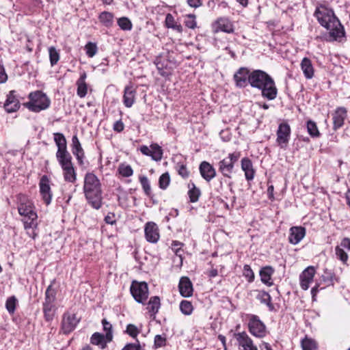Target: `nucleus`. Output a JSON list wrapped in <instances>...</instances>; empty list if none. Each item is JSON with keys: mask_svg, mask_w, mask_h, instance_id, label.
<instances>
[{"mask_svg": "<svg viewBox=\"0 0 350 350\" xmlns=\"http://www.w3.org/2000/svg\"><path fill=\"white\" fill-rule=\"evenodd\" d=\"M316 270L314 267L309 266L306 268L299 275L301 288L306 291L310 287V284L313 281Z\"/></svg>", "mask_w": 350, "mask_h": 350, "instance_id": "obj_11", "label": "nucleus"}, {"mask_svg": "<svg viewBox=\"0 0 350 350\" xmlns=\"http://www.w3.org/2000/svg\"><path fill=\"white\" fill-rule=\"evenodd\" d=\"M8 80V75L5 71L4 67L0 68V83H4Z\"/></svg>", "mask_w": 350, "mask_h": 350, "instance_id": "obj_64", "label": "nucleus"}, {"mask_svg": "<svg viewBox=\"0 0 350 350\" xmlns=\"http://www.w3.org/2000/svg\"><path fill=\"white\" fill-rule=\"evenodd\" d=\"M242 347L243 350H258L257 346L245 332H242Z\"/></svg>", "mask_w": 350, "mask_h": 350, "instance_id": "obj_38", "label": "nucleus"}, {"mask_svg": "<svg viewBox=\"0 0 350 350\" xmlns=\"http://www.w3.org/2000/svg\"><path fill=\"white\" fill-rule=\"evenodd\" d=\"M306 235V229L301 226H293L290 228L288 241L291 244L299 243Z\"/></svg>", "mask_w": 350, "mask_h": 350, "instance_id": "obj_16", "label": "nucleus"}, {"mask_svg": "<svg viewBox=\"0 0 350 350\" xmlns=\"http://www.w3.org/2000/svg\"><path fill=\"white\" fill-rule=\"evenodd\" d=\"M134 299L139 304H144L148 297V286L145 282L133 281L130 287Z\"/></svg>", "mask_w": 350, "mask_h": 350, "instance_id": "obj_7", "label": "nucleus"}, {"mask_svg": "<svg viewBox=\"0 0 350 350\" xmlns=\"http://www.w3.org/2000/svg\"><path fill=\"white\" fill-rule=\"evenodd\" d=\"M180 310L185 315H190L193 310L192 304L187 300H183L180 304Z\"/></svg>", "mask_w": 350, "mask_h": 350, "instance_id": "obj_46", "label": "nucleus"}, {"mask_svg": "<svg viewBox=\"0 0 350 350\" xmlns=\"http://www.w3.org/2000/svg\"><path fill=\"white\" fill-rule=\"evenodd\" d=\"M273 272L274 270L271 267L267 266L262 268L259 273L262 282L269 286H272L273 284L271 280Z\"/></svg>", "mask_w": 350, "mask_h": 350, "instance_id": "obj_24", "label": "nucleus"}, {"mask_svg": "<svg viewBox=\"0 0 350 350\" xmlns=\"http://www.w3.org/2000/svg\"><path fill=\"white\" fill-rule=\"evenodd\" d=\"M62 169L65 181L72 183L76 181L77 174L73 165Z\"/></svg>", "mask_w": 350, "mask_h": 350, "instance_id": "obj_28", "label": "nucleus"}, {"mask_svg": "<svg viewBox=\"0 0 350 350\" xmlns=\"http://www.w3.org/2000/svg\"><path fill=\"white\" fill-rule=\"evenodd\" d=\"M239 154H230L219 162V170L225 176H230L233 171L234 162L239 159Z\"/></svg>", "mask_w": 350, "mask_h": 350, "instance_id": "obj_8", "label": "nucleus"}, {"mask_svg": "<svg viewBox=\"0 0 350 350\" xmlns=\"http://www.w3.org/2000/svg\"><path fill=\"white\" fill-rule=\"evenodd\" d=\"M85 49L87 55L90 57H94L96 54L98 50L96 44L91 42H88L85 46Z\"/></svg>", "mask_w": 350, "mask_h": 350, "instance_id": "obj_52", "label": "nucleus"}, {"mask_svg": "<svg viewBox=\"0 0 350 350\" xmlns=\"http://www.w3.org/2000/svg\"><path fill=\"white\" fill-rule=\"evenodd\" d=\"M124 332L133 338H136L137 335L139 334L140 330L136 325L130 323L126 325V328Z\"/></svg>", "mask_w": 350, "mask_h": 350, "instance_id": "obj_50", "label": "nucleus"}, {"mask_svg": "<svg viewBox=\"0 0 350 350\" xmlns=\"http://www.w3.org/2000/svg\"><path fill=\"white\" fill-rule=\"evenodd\" d=\"M183 244L182 243L178 242L177 241H173V243L172 244V250L175 251L176 255L180 256V254H179V253L180 251H182L181 247L183 246Z\"/></svg>", "mask_w": 350, "mask_h": 350, "instance_id": "obj_59", "label": "nucleus"}, {"mask_svg": "<svg viewBox=\"0 0 350 350\" xmlns=\"http://www.w3.org/2000/svg\"><path fill=\"white\" fill-rule=\"evenodd\" d=\"M72 152L76 157L79 165L83 164L84 151L81 147V143L77 136L75 135L72 137Z\"/></svg>", "mask_w": 350, "mask_h": 350, "instance_id": "obj_18", "label": "nucleus"}, {"mask_svg": "<svg viewBox=\"0 0 350 350\" xmlns=\"http://www.w3.org/2000/svg\"><path fill=\"white\" fill-rule=\"evenodd\" d=\"M177 168L178 174L181 176L183 178H185L189 176V171L187 170L185 165H178Z\"/></svg>", "mask_w": 350, "mask_h": 350, "instance_id": "obj_58", "label": "nucleus"}, {"mask_svg": "<svg viewBox=\"0 0 350 350\" xmlns=\"http://www.w3.org/2000/svg\"><path fill=\"white\" fill-rule=\"evenodd\" d=\"M151 148L150 157L155 161H160L163 157V150L157 144H152L150 146Z\"/></svg>", "mask_w": 350, "mask_h": 350, "instance_id": "obj_37", "label": "nucleus"}, {"mask_svg": "<svg viewBox=\"0 0 350 350\" xmlns=\"http://www.w3.org/2000/svg\"><path fill=\"white\" fill-rule=\"evenodd\" d=\"M54 141L57 146V152L68 151L66 139L64 135L60 133H54Z\"/></svg>", "mask_w": 350, "mask_h": 350, "instance_id": "obj_30", "label": "nucleus"}, {"mask_svg": "<svg viewBox=\"0 0 350 350\" xmlns=\"http://www.w3.org/2000/svg\"><path fill=\"white\" fill-rule=\"evenodd\" d=\"M306 128L308 134L312 138H318L321 136L317 123L311 120L306 122Z\"/></svg>", "mask_w": 350, "mask_h": 350, "instance_id": "obj_36", "label": "nucleus"}, {"mask_svg": "<svg viewBox=\"0 0 350 350\" xmlns=\"http://www.w3.org/2000/svg\"><path fill=\"white\" fill-rule=\"evenodd\" d=\"M322 280L327 286L334 285V280H336L334 273L328 269H324V273L321 276Z\"/></svg>", "mask_w": 350, "mask_h": 350, "instance_id": "obj_40", "label": "nucleus"}, {"mask_svg": "<svg viewBox=\"0 0 350 350\" xmlns=\"http://www.w3.org/2000/svg\"><path fill=\"white\" fill-rule=\"evenodd\" d=\"M291 135V127L288 123H281L277 131V142L281 146L284 147V144H288Z\"/></svg>", "mask_w": 350, "mask_h": 350, "instance_id": "obj_13", "label": "nucleus"}, {"mask_svg": "<svg viewBox=\"0 0 350 350\" xmlns=\"http://www.w3.org/2000/svg\"><path fill=\"white\" fill-rule=\"evenodd\" d=\"M39 187L42 200L46 205H49L51 202L53 194L50 187V180L47 176L44 175L41 177Z\"/></svg>", "mask_w": 350, "mask_h": 350, "instance_id": "obj_9", "label": "nucleus"}, {"mask_svg": "<svg viewBox=\"0 0 350 350\" xmlns=\"http://www.w3.org/2000/svg\"><path fill=\"white\" fill-rule=\"evenodd\" d=\"M136 91L132 86H126L124 90L123 103L126 107H131L135 103Z\"/></svg>", "mask_w": 350, "mask_h": 350, "instance_id": "obj_20", "label": "nucleus"}, {"mask_svg": "<svg viewBox=\"0 0 350 350\" xmlns=\"http://www.w3.org/2000/svg\"><path fill=\"white\" fill-rule=\"evenodd\" d=\"M303 350H314L317 348V342L314 340L306 337L301 342Z\"/></svg>", "mask_w": 350, "mask_h": 350, "instance_id": "obj_43", "label": "nucleus"}, {"mask_svg": "<svg viewBox=\"0 0 350 350\" xmlns=\"http://www.w3.org/2000/svg\"><path fill=\"white\" fill-rule=\"evenodd\" d=\"M165 24L166 27L172 29L178 33H181L183 31V27L181 25L176 22L174 17L170 13L165 16Z\"/></svg>", "mask_w": 350, "mask_h": 350, "instance_id": "obj_29", "label": "nucleus"}, {"mask_svg": "<svg viewBox=\"0 0 350 350\" xmlns=\"http://www.w3.org/2000/svg\"><path fill=\"white\" fill-rule=\"evenodd\" d=\"M187 4L194 8L200 7L202 5V0H187Z\"/></svg>", "mask_w": 350, "mask_h": 350, "instance_id": "obj_62", "label": "nucleus"}, {"mask_svg": "<svg viewBox=\"0 0 350 350\" xmlns=\"http://www.w3.org/2000/svg\"><path fill=\"white\" fill-rule=\"evenodd\" d=\"M56 157L62 168L73 165L72 157L68 151L56 152Z\"/></svg>", "mask_w": 350, "mask_h": 350, "instance_id": "obj_25", "label": "nucleus"}, {"mask_svg": "<svg viewBox=\"0 0 350 350\" xmlns=\"http://www.w3.org/2000/svg\"><path fill=\"white\" fill-rule=\"evenodd\" d=\"M33 222L34 223L32 225H31V227L28 226L29 225H26L27 224L23 223L24 228L27 231V234L29 237L32 238L33 239H34L37 236V234L35 232V229L37 228L38 226L37 220H33Z\"/></svg>", "mask_w": 350, "mask_h": 350, "instance_id": "obj_53", "label": "nucleus"}, {"mask_svg": "<svg viewBox=\"0 0 350 350\" xmlns=\"http://www.w3.org/2000/svg\"><path fill=\"white\" fill-rule=\"evenodd\" d=\"M245 321L250 333L254 336L262 338L266 336L267 330L264 323L255 314H245Z\"/></svg>", "mask_w": 350, "mask_h": 350, "instance_id": "obj_6", "label": "nucleus"}, {"mask_svg": "<svg viewBox=\"0 0 350 350\" xmlns=\"http://www.w3.org/2000/svg\"><path fill=\"white\" fill-rule=\"evenodd\" d=\"M100 22L106 27H111L113 25L114 15L109 12H103L99 15Z\"/></svg>", "mask_w": 350, "mask_h": 350, "instance_id": "obj_32", "label": "nucleus"}, {"mask_svg": "<svg viewBox=\"0 0 350 350\" xmlns=\"http://www.w3.org/2000/svg\"><path fill=\"white\" fill-rule=\"evenodd\" d=\"M139 182L146 195L150 196L151 194V187L148 178L145 176H139Z\"/></svg>", "mask_w": 350, "mask_h": 350, "instance_id": "obj_49", "label": "nucleus"}, {"mask_svg": "<svg viewBox=\"0 0 350 350\" xmlns=\"http://www.w3.org/2000/svg\"><path fill=\"white\" fill-rule=\"evenodd\" d=\"M347 116L345 107H339L332 113L333 129L336 131L344 125L345 120Z\"/></svg>", "mask_w": 350, "mask_h": 350, "instance_id": "obj_14", "label": "nucleus"}, {"mask_svg": "<svg viewBox=\"0 0 350 350\" xmlns=\"http://www.w3.org/2000/svg\"><path fill=\"white\" fill-rule=\"evenodd\" d=\"M28 98L29 101L26 103L25 106L32 112L38 113L50 107V98L42 91L32 92L29 94Z\"/></svg>", "mask_w": 350, "mask_h": 350, "instance_id": "obj_4", "label": "nucleus"}, {"mask_svg": "<svg viewBox=\"0 0 350 350\" xmlns=\"http://www.w3.org/2000/svg\"><path fill=\"white\" fill-rule=\"evenodd\" d=\"M257 293L256 297L260 300V301L266 304L270 310H273V306L271 304V297L270 295L266 291H255Z\"/></svg>", "mask_w": 350, "mask_h": 350, "instance_id": "obj_34", "label": "nucleus"}, {"mask_svg": "<svg viewBox=\"0 0 350 350\" xmlns=\"http://www.w3.org/2000/svg\"><path fill=\"white\" fill-rule=\"evenodd\" d=\"M335 254L338 260L342 261L344 264L347 263L349 257L345 249L342 247L341 245H339L335 247Z\"/></svg>", "mask_w": 350, "mask_h": 350, "instance_id": "obj_44", "label": "nucleus"}, {"mask_svg": "<svg viewBox=\"0 0 350 350\" xmlns=\"http://www.w3.org/2000/svg\"><path fill=\"white\" fill-rule=\"evenodd\" d=\"M124 125L121 120L116 121L113 126V129L116 132H121L124 130Z\"/></svg>", "mask_w": 350, "mask_h": 350, "instance_id": "obj_60", "label": "nucleus"}, {"mask_svg": "<svg viewBox=\"0 0 350 350\" xmlns=\"http://www.w3.org/2000/svg\"><path fill=\"white\" fill-rule=\"evenodd\" d=\"M79 322L75 314H70L68 313L64 314L62 322V329L64 334H69L76 327Z\"/></svg>", "mask_w": 350, "mask_h": 350, "instance_id": "obj_15", "label": "nucleus"}, {"mask_svg": "<svg viewBox=\"0 0 350 350\" xmlns=\"http://www.w3.org/2000/svg\"><path fill=\"white\" fill-rule=\"evenodd\" d=\"M18 211L20 215L23 218L22 219L23 223L29 225L31 227L34 222L33 220H37L38 215L33 210V203L29 200L26 199L25 196L19 199V204L18 206Z\"/></svg>", "mask_w": 350, "mask_h": 350, "instance_id": "obj_5", "label": "nucleus"}, {"mask_svg": "<svg viewBox=\"0 0 350 350\" xmlns=\"http://www.w3.org/2000/svg\"><path fill=\"white\" fill-rule=\"evenodd\" d=\"M43 312L46 321H51L55 312V304H43Z\"/></svg>", "mask_w": 350, "mask_h": 350, "instance_id": "obj_35", "label": "nucleus"}, {"mask_svg": "<svg viewBox=\"0 0 350 350\" xmlns=\"http://www.w3.org/2000/svg\"><path fill=\"white\" fill-rule=\"evenodd\" d=\"M145 237L148 242L156 243L158 242L160 234L157 225L152 221L146 224L144 228Z\"/></svg>", "mask_w": 350, "mask_h": 350, "instance_id": "obj_10", "label": "nucleus"}, {"mask_svg": "<svg viewBox=\"0 0 350 350\" xmlns=\"http://www.w3.org/2000/svg\"><path fill=\"white\" fill-rule=\"evenodd\" d=\"M200 172L201 176L208 182L215 176V169L209 163L206 161H203L201 163L200 165Z\"/></svg>", "mask_w": 350, "mask_h": 350, "instance_id": "obj_19", "label": "nucleus"}, {"mask_svg": "<svg viewBox=\"0 0 350 350\" xmlns=\"http://www.w3.org/2000/svg\"><path fill=\"white\" fill-rule=\"evenodd\" d=\"M301 69L303 71L304 77L310 79L314 77V67L312 66L311 60L308 57H304L300 64Z\"/></svg>", "mask_w": 350, "mask_h": 350, "instance_id": "obj_22", "label": "nucleus"}, {"mask_svg": "<svg viewBox=\"0 0 350 350\" xmlns=\"http://www.w3.org/2000/svg\"><path fill=\"white\" fill-rule=\"evenodd\" d=\"M166 339L161 335H157L154 337V346L156 348L162 347L165 345Z\"/></svg>", "mask_w": 350, "mask_h": 350, "instance_id": "obj_57", "label": "nucleus"}, {"mask_svg": "<svg viewBox=\"0 0 350 350\" xmlns=\"http://www.w3.org/2000/svg\"><path fill=\"white\" fill-rule=\"evenodd\" d=\"M118 25L120 28L124 31L131 30L133 25L131 21L127 17H121L118 19Z\"/></svg>", "mask_w": 350, "mask_h": 350, "instance_id": "obj_45", "label": "nucleus"}, {"mask_svg": "<svg viewBox=\"0 0 350 350\" xmlns=\"http://www.w3.org/2000/svg\"><path fill=\"white\" fill-rule=\"evenodd\" d=\"M105 221L111 225L116 224L115 215L111 213H108L105 217Z\"/></svg>", "mask_w": 350, "mask_h": 350, "instance_id": "obj_61", "label": "nucleus"}, {"mask_svg": "<svg viewBox=\"0 0 350 350\" xmlns=\"http://www.w3.org/2000/svg\"><path fill=\"white\" fill-rule=\"evenodd\" d=\"M122 350H144L137 340L135 343H127Z\"/></svg>", "mask_w": 350, "mask_h": 350, "instance_id": "obj_56", "label": "nucleus"}, {"mask_svg": "<svg viewBox=\"0 0 350 350\" xmlns=\"http://www.w3.org/2000/svg\"><path fill=\"white\" fill-rule=\"evenodd\" d=\"M102 325L103 327V331L105 332V338L108 341H112L113 340V332H112V325L107 321V319H103L102 320Z\"/></svg>", "mask_w": 350, "mask_h": 350, "instance_id": "obj_41", "label": "nucleus"}, {"mask_svg": "<svg viewBox=\"0 0 350 350\" xmlns=\"http://www.w3.org/2000/svg\"><path fill=\"white\" fill-rule=\"evenodd\" d=\"M243 275L245 277V278H247L249 282H253L254 279V273L249 265H245L244 266Z\"/></svg>", "mask_w": 350, "mask_h": 350, "instance_id": "obj_55", "label": "nucleus"}, {"mask_svg": "<svg viewBox=\"0 0 350 350\" xmlns=\"http://www.w3.org/2000/svg\"><path fill=\"white\" fill-rule=\"evenodd\" d=\"M185 26L189 29H195L197 26L196 15L191 14L187 15L186 19L185 21Z\"/></svg>", "mask_w": 350, "mask_h": 350, "instance_id": "obj_54", "label": "nucleus"}, {"mask_svg": "<svg viewBox=\"0 0 350 350\" xmlns=\"http://www.w3.org/2000/svg\"><path fill=\"white\" fill-rule=\"evenodd\" d=\"M340 245H341V247L344 249L350 250V239L347 237L343 238L341 240Z\"/></svg>", "mask_w": 350, "mask_h": 350, "instance_id": "obj_63", "label": "nucleus"}, {"mask_svg": "<svg viewBox=\"0 0 350 350\" xmlns=\"http://www.w3.org/2000/svg\"><path fill=\"white\" fill-rule=\"evenodd\" d=\"M249 83L252 88L261 90L262 96L268 100L276 98L278 90L273 79L261 70L250 71L242 67V84Z\"/></svg>", "mask_w": 350, "mask_h": 350, "instance_id": "obj_1", "label": "nucleus"}, {"mask_svg": "<svg viewBox=\"0 0 350 350\" xmlns=\"http://www.w3.org/2000/svg\"><path fill=\"white\" fill-rule=\"evenodd\" d=\"M83 191L85 196L91 206L95 209H99L102 206L101 183L98 177L92 172L85 175Z\"/></svg>", "mask_w": 350, "mask_h": 350, "instance_id": "obj_3", "label": "nucleus"}, {"mask_svg": "<svg viewBox=\"0 0 350 350\" xmlns=\"http://www.w3.org/2000/svg\"><path fill=\"white\" fill-rule=\"evenodd\" d=\"M87 77V75L85 72L81 74L79 79L77 81V95L80 98H84L88 92V86L85 83V79Z\"/></svg>", "mask_w": 350, "mask_h": 350, "instance_id": "obj_23", "label": "nucleus"}, {"mask_svg": "<svg viewBox=\"0 0 350 350\" xmlns=\"http://www.w3.org/2000/svg\"><path fill=\"white\" fill-rule=\"evenodd\" d=\"M49 59L51 66L56 65L59 59V54L54 46L49 48Z\"/></svg>", "mask_w": 350, "mask_h": 350, "instance_id": "obj_48", "label": "nucleus"}, {"mask_svg": "<svg viewBox=\"0 0 350 350\" xmlns=\"http://www.w3.org/2000/svg\"><path fill=\"white\" fill-rule=\"evenodd\" d=\"M119 174L123 177H130L133 174V170L131 165L122 163L118 168Z\"/></svg>", "mask_w": 350, "mask_h": 350, "instance_id": "obj_42", "label": "nucleus"}, {"mask_svg": "<svg viewBox=\"0 0 350 350\" xmlns=\"http://www.w3.org/2000/svg\"><path fill=\"white\" fill-rule=\"evenodd\" d=\"M189 191L188 195L191 202H196L201 194L200 189L196 187L194 183H191L188 185Z\"/></svg>", "mask_w": 350, "mask_h": 350, "instance_id": "obj_33", "label": "nucleus"}, {"mask_svg": "<svg viewBox=\"0 0 350 350\" xmlns=\"http://www.w3.org/2000/svg\"><path fill=\"white\" fill-rule=\"evenodd\" d=\"M17 301V299L15 296H11L7 299L5 308L10 314L14 313Z\"/></svg>", "mask_w": 350, "mask_h": 350, "instance_id": "obj_47", "label": "nucleus"}, {"mask_svg": "<svg viewBox=\"0 0 350 350\" xmlns=\"http://www.w3.org/2000/svg\"><path fill=\"white\" fill-rule=\"evenodd\" d=\"M213 31L217 33L218 31H224L230 33L232 31V23L225 18L218 19L213 25Z\"/></svg>", "mask_w": 350, "mask_h": 350, "instance_id": "obj_21", "label": "nucleus"}, {"mask_svg": "<svg viewBox=\"0 0 350 350\" xmlns=\"http://www.w3.org/2000/svg\"><path fill=\"white\" fill-rule=\"evenodd\" d=\"M161 307L160 298L158 296L150 297L146 309L150 313L151 316L155 315Z\"/></svg>", "mask_w": 350, "mask_h": 350, "instance_id": "obj_27", "label": "nucleus"}, {"mask_svg": "<svg viewBox=\"0 0 350 350\" xmlns=\"http://www.w3.org/2000/svg\"><path fill=\"white\" fill-rule=\"evenodd\" d=\"M56 293V290L53 288L52 284H50L45 291L44 301L43 304H55Z\"/></svg>", "mask_w": 350, "mask_h": 350, "instance_id": "obj_39", "label": "nucleus"}, {"mask_svg": "<svg viewBox=\"0 0 350 350\" xmlns=\"http://www.w3.org/2000/svg\"><path fill=\"white\" fill-rule=\"evenodd\" d=\"M242 171L245 172L246 179L250 181L254 177V170L253 169L252 163L249 159H242Z\"/></svg>", "mask_w": 350, "mask_h": 350, "instance_id": "obj_26", "label": "nucleus"}, {"mask_svg": "<svg viewBox=\"0 0 350 350\" xmlns=\"http://www.w3.org/2000/svg\"><path fill=\"white\" fill-rule=\"evenodd\" d=\"M170 182V175L167 172L163 174L159 180V187L162 189H165Z\"/></svg>", "mask_w": 350, "mask_h": 350, "instance_id": "obj_51", "label": "nucleus"}, {"mask_svg": "<svg viewBox=\"0 0 350 350\" xmlns=\"http://www.w3.org/2000/svg\"><path fill=\"white\" fill-rule=\"evenodd\" d=\"M314 16L319 23L329 31V40H338L345 36V30L332 9L324 4L317 6Z\"/></svg>", "mask_w": 350, "mask_h": 350, "instance_id": "obj_2", "label": "nucleus"}, {"mask_svg": "<svg viewBox=\"0 0 350 350\" xmlns=\"http://www.w3.org/2000/svg\"><path fill=\"white\" fill-rule=\"evenodd\" d=\"M3 107L8 113H13L19 109L21 104L15 90H11L7 95Z\"/></svg>", "mask_w": 350, "mask_h": 350, "instance_id": "obj_12", "label": "nucleus"}, {"mask_svg": "<svg viewBox=\"0 0 350 350\" xmlns=\"http://www.w3.org/2000/svg\"><path fill=\"white\" fill-rule=\"evenodd\" d=\"M180 294L184 297H189L193 295V284L188 277H181L178 284Z\"/></svg>", "mask_w": 350, "mask_h": 350, "instance_id": "obj_17", "label": "nucleus"}, {"mask_svg": "<svg viewBox=\"0 0 350 350\" xmlns=\"http://www.w3.org/2000/svg\"><path fill=\"white\" fill-rule=\"evenodd\" d=\"M90 341L92 345L100 346L102 348H105L107 343L111 342L107 340L105 335L98 332H95L92 335Z\"/></svg>", "mask_w": 350, "mask_h": 350, "instance_id": "obj_31", "label": "nucleus"}]
</instances>
